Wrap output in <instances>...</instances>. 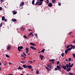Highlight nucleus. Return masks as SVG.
I'll return each instance as SVG.
<instances>
[{
  "label": "nucleus",
  "instance_id": "69168bd1",
  "mask_svg": "<svg viewBox=\"0 0 75 75\" xmlns=\"http://www.w3.org/2000/svg\"><path fill=\"white\" fill-rule=\"evenodd\" d=\"M24 55H25V56H27V55H26V54H24Z\"/></svg>",
  "mask_w": 75,
  "mask_h": 75
},
{
  "label": "nucleus",
  "instance_id": "dca6fc26",
  "mask_svg": "<svg viewBox=\"0 0 75 75\" xmlns=\"http://www.w3.org/2000/svg\"><path fill=\"white\" fill-rule=\"evenodd\" d=\"M17 21V19H12V21L13 22H15V21Z\"/></svg>",
  "mask_w": 75,
  "mask_h": 75
},
{
  "label": "nucleus",
  "instance_id": "f3484780",
  "mask_svg": "<svg viewBox=\"0 0 75 75\" xmlns=\"http://www.w3.org/2000/svg\"><path fill=\"white\" fill-rule=\"evenodd\" d=\"M48 6L50 7H51V6H52V3H50L48 4Z\"/></svg>",
  "mask_w": 75,
  "mask_h": 75
},
{
  "label": "nucleus",
  "instance_id": "7ed1b4c3",
  "mask_svg": "<svg viewBox=\"0 0 75 75\" xmlns=\"http://www.w3.org/2000/svg\"><path fill=\"white\" fill-rule=\"evenodd\" d=\"M23 49V47L22 46H21V47H18V50L19 52H20L21 51V50H22V49ZM21 49V50H20Z\"/></svg>",
  "mask_w": 75,
  "mask_h": 75
},
{
  "label": "nucleus",
  "instance_id": "603ef678",
  "mask_svg": "<svg viewBox=\"0 0 75 75\" xmlns=\"http://www.w3.org/2000/svg\"><path fill=\"white\" fill-rule=\"evenodd\" d=\"M6 65H7V63H6V62H5V64H4V65L5 66H6Z\"/></svg>",
  "mask_w": 75,
  "mask_h": 75
},
{
  "label": "nucleus",
  "instance_id": "1a4fd4ad",
  "mask_svg": "<svg viewBox=\"0 0 75 75\" xmlns=\"http://www.w3.org/2000/svg\"><path fill=\"white\" fill-rule=\"evenodd\" d=\"M54 61H55V60L54 59H52L50 60V62H52V64H54Z\"/></svg>",
  "mask_w": 75,
  "mask_h": 75
},
{
  "label": "nucleus",
  "instance_id": "ddd939ff",
  "mask_svg": "<svg viewBox=\"0 0 75 75\" xmlns=\"http://www.w3.org/2000/svg\"><path fill=\"white\" fill-rule=\"evenodd\" d=\"M17 11H13V13L14 15L16 14H17Z\"/></svg>",
  "mask_w": 75,
  "mask_h": 75
},
{
  "label": "nucleus",
  "instance_id": "864d4df0",
  "mask_svg": "<svg viewBox=\"0 0 75 75\" xmlns=\"http://www.w3.org/2000/svg\"><path fill=\"white\" fill-rule=\"evenodd\" d=\"M2 10V8L0 7V10Z\"/></svg>",
  "mask_w": 75,
  "mask_h": 75
},
{
  "label": "nucleus",
  "instance_id": "473e14b6",
  "mask_svg": "<svg viewBox=\"0 0 75 75\" xmlns=\"http://www.w3.org/2000/svg\"><path fill=\"white\" fill-rule=\"evenodd\" d=\"M21 63H23V64H25V62L24 61H21Z\"/></svg>",
  "mask_w": 75,
  "mask_h": 75
},
{
  "label": "nucleus",
  "instance_id": "f8f14e48",
  "mask_svg": "<svg viewBox=\"0 0 75 75\" xmlns=\"http://www.w3.org/2000/svg\"><path fill=\"white\" fill-rule=\"evenodd\" d=\"M27 68H29V69H31L32 68V66H29L28 65L27 66Z\"/></svg>",
  "mask_w": 75,
  "mask_h": 75
},
{
  "label": "nucleus",
  "instance_id": "2eb2a0df",
  "mask_svg": "<svg viewBox=\"0 0 75 75\" xmlns=\"http://www.w3.org/2000/svg\"><path fill=\"white\" fill-rule=\"evenodd\" d=\"M40 57H41V60H42V59H43V58L44 57V56H43L42 55H40Z\"/></svg>",
  "mask_w": 75,
  "mask_h": 75
},
{
  "label": "nucleus",
  "instance_id": "09e8293b",
  "mask_svg": "<svg viewBox=\"0 0 75 75\" xmlns=\"http://www.w3.org/2000/svg\"><path fill=\"white\" fill-rule=\"evenodd\" d=\"M30 44L31 45H33V43L31 42L30 43Z\"/></svg>",
  "mask_w": 75,
  "mask_h": 75
},
{
  "label": "nucleus",
  "instance_id": "052dcab7",
  "mask_svg": "<svg viewBox=\"0 0 75 75\" xmlns=\"http://www.w3.org/2000/svg\"><path fill=\"white\" fill-rule=\"evenodd\" d=\"M33 36H34V35L33 34H32L31 37H33Z\"/></svg>",
  "mask_w": 75,
  "mask_h": 75
},
{
  "label": "nucleus",
  "instance_id": "680f3d73",
  "mask_svg": "<svg viewBox=\"0 0 75 75\" xmlns=\"http://www.w3.org/2000/svg\"><path fill=\"white\" fill-rule=\"evenodd\" d=\"M9 65H11V64H12L10 62H9Z\"/></svg>",
  "mask_w": 75,
  "mask_h": 75
},
{
  "label": "nucleus",
  "instance_id": "6e6552de",
  "mask_svg": "<svg viewBox=\"0 0 75 75\" xmlns=\"http://www.w3.org/2000/svg\"><path fill=\"white\" fill-rule=\"evenodd\" d=\"M67 67L66 66H62V67L63 68V69H65V70H67Z\"/></svg>",
  "mask_w": 75,
  "mask_h": 75
},
{
  "label": "nucleus",
  "instance_id": "58836bf2",
  "mask_svg": "<svg viewBox=\"0 0 75 75\" xmlns=\"http://www.w3.org/2000/svg\"><path fill=\"white\" fill-rule=\"evenodd\" d=\"M38 2L37 1V2L35 4V5H37L38 4Z\"/></svg>",
  "mask_w": 75,
  "mask_h": 75
},
{
  "label": "nucleus",
  "instance_id": "20e7f679",
  "mask_svg": "<svg viewBox=\"0 0 75 75\" xmlns=\"http://www.w3.org/2000/svg\"><path fill=\"white\" fill-rule=\"evenodd\" d=\"M37 1L38 2V5H39V6H41V5H42V2H40L39 0H38Z\"/></svg>",
  "mask_w": 75,
  "mask_h": 75
},
{
  "label": "nucleus",
  "instance_id": "6ab92c4d",
  "mask_svg": "<svg viewBox=\"0 0 75 75\" xmlns=\"http://www.w3.org/2000/svg\"><path fill=\"white\" fill-rule=\"evenodd\" d=\"M18 68H18V69H21V70L23 69H24V68H21V67H19Z\"/></svg>",
  "mask_w": 75,
  "mask_h": 75
},
{
  "label": "nucleus",
  "instance_id": "b1692460",
  "mask_svg": "<svg viewBox=\"0 0 75 75\" xmlns=\"http://www.w3.org/2000/svg\"><path fill=\"white\" fill-rule=\"evenodd\" d=\"M56 1V0H52V2L53 3H55Z\"/></svg>",
  "mask_w": 75,
  "mask_h": 75
},
{
  "label": "nucleus",
  "instance_id": "ea45409f",
  "mask_svg": "<svg viewBox=\"0 0 75 75\" xmlns=\"http://www.w3.org/2000/svg\"><path fill=\"white\" fill-rule=\"evenodd\" d=\"M35 35H36L37 38H38V36H37L38 35L37 34H36Z\"/></svg>",
  "mask_w": 75,
  "mask_h": 75
},
{
  "label": "nucleus",
  "instance_id": "f257e3e1",
  "mask_svg": "<svg viewBox=\"0 0 75 75\" xmlns=\"http://www.w3.org/2000/svg\"><path fill=\"white\" fill-rule=\"evenodd\" d=\"M59 64V66L58 65L57 66V70L59 71H61V70L60 69H61V63H60Z\"/></svg>",
  "mask_w": 75,
  "mask_h": 75
},
{
  "label": "nucleus",
  "instance_id": "4c0bfd02",
  "mask_svg": "<svg viewBox=\"0 0 75 75\" xmlns=\"http://www.w3.org/2000/svg\"><path fill=\"white\" fill-rule=\"evenodd\" d=\"M55 71H57V70H58V69H57V67H55Z\"/></svg>",
  "mask_w": 75,
  "mask_h": 75
},
{
  "label": "nucleus",
  "instance_id": "e433bc0d",
  "mask_svg": "<svg viewBox=\"0 0 75 75\" xmlns=\"http://www.w3.org/2000/svg\"><path fill=\"white\" fill-rule=\"evenodd\" d=\"M58 5L59 6H61V4L60 3V2H59L58 3Z\"/></svg>",
  "mask_w": 75,
  "mask_h": 75
},
{
  "label": "nucleus",
  "instance_id": "0eeeda50",
  "mask_svg": "<svg viewBox=\"0 0 75 75\" xmlns=\"http://www.w3.org/2000/svg\"><path fill=\"white\" fill-rule=\"evenodd\" d=\"M73 65H74V64H72L71 65V63L70 62H69V67H70V68H71V67L73 66Z\"/></svg>",
  "mask_w": 75,
  "mask_h": 75
},
{
  "label": "nucleus",
  "instance_id": "4468645a",
  "mask_svg": "<svg viewBox=\"0 0 75 75\" xmlns=\"http://www.w3.org/2000/svg\"><path fill=\"white\" fill-rule=\"evenodd\" d=\"M70 47L71 48H72L73 49H74L75 48V46L74 45H70Z\"/></svg>",
  "mask_w": 75,
  "mask_h": 75
},
{
  "label": "nucleus",
  "instance_id": "13d9d810",
  "mask_svg": "<svg viewBox=\"0 0 75 75\" xmlns=\"http://www.w3.org/2000/svg\"><path fill=\"white\" fill-rule=\"evenodd\" d=\"M4 20L5 21H7V20L6 19H4Z\"/></svg>",
  "mask_w": 75,
  "mask_h": 75
},
{
  "label": "nucleus",
  "instance_id": "9d476101",
  "mask_svg": "<svg viewBox=\"0 0 75 75\" xmlns=\"http://www.w3.org/2000/svg\"><path fill=\"white\" fill-rule=\"evenodd\" d=\"M30 48H31V49H32V50H37V49H36V48H35V47H34L33 46H31Z\"/></svg>",
  "mask_w": 75,
  "mask_h": 75
},
{
  "label": "nucleus",
  "instance_id": "4be33fe9",
  "mask_svg": "<svg viewBox=\"0 0 75 75\" xmlns=\"http://www.w3.org/2000/svg\"><path fill=\"white\" fill-rule=\"evenodd\" d=\"M72 49V47H71V48H68L67 49L68 51H70V50H71Z\"/></svg>",
  "mask_w": 75,
  "mask_h": 75
},
{
  "label": "nucleus",
  "instance_id": "79ce46f5",
  "mask_svg": "<svg viewBox=\"0 0 75 75\" xmlns=\"http://www.w3.org/2000/svg\"><path fill=\"white\" fill-rule=\"evenodd\" d=\"M2 26V22H1L0 24V27H1Z\"/></svg>",
  "mask_w": 75,
  "mask_h": 75
},
{
  "label": "nucleus",
  "instance_id": "8fccbe9b",
  "mask_svg": "<svg viewBox=\"0 0 75 75\" xmlns=\"http://www.w3.org/2000/svg\"><path fill=\"white\" fill-rule=\"evenodd\" d=\"M40 1L42 2V1H43L44 0H40Z\"/></svg>",
  "mask_w": 75,
  "mask_h": 75
},
{
  "label": "nucleus",
  "instance_id": "3c124183",
  "mask_svg": "<svg viewBox=\"0 0 75 75\" xmlns=\"http://www.w3.org/2000/svg\"><path fill=\"white\" fill-rule=\"evenodd\" d=\"M30 64H32V63H33V62H32V61H30Z\"/></svg>",
  "mask_w": 75,
  "mask_h": 75
},
{
  "label": "nucleus",
  "instance_id": "338daca9",
  "mask_svg": "<svg viewBox=\"0 0 75 75\" xmlns=\"http://www.w3.org/2000/svg\"><path fill=\"white\" fill-rule=\"evenodd\" d=\"M20 75H24V74H21Z\"/></svg>",
  "mask_w": 75,
  "mask_h": 75
},
{
  "label": "nucleus",
  "instance_id": "c85d7f7f",
  "mask_svg": "<svg viewBox=\"0 0 75 75\" xmlns=\"http://www.w3.org/2000/svg\"><path fill=\"white\" fill-rule=\"evenodd\" d=\"M69 74L70 75H73V73H71V72L69 73Z\"/></svg>",
  "mask_w": 75,
  "mask_h": 75
},
{
  "label": "nucleus",
  "instance_id": "0e129e2a",
  "mask_svg": "<svg viewBox=\"0 0 75 75\" xmlns=\"http://www.w3.org/2000/svg\"><path fill=\"white\" fill-rule=\"evenodd\" d=\"M28 31H33V30H30V29H29L28 30Z\"/></svg>",
  "mask_w": 75,
  "mask_h": 75
},
{
  "label": "nucleus",
  "instance_id": "423d86ee",
  "mask_svg": "<svg viewBox=\"0 0 75 75\" xmlns=\"http://www.w3.org/2000/svg\"><path fill=\"white\" fill-rule=\"evenodd\" d=\"M24 2H22L21 3L20 5V7H22V6H23L24 5Z\"/></svg>",
  "mask_w": 75,
  "mask_h": 75
},
{
  "label": "nucleus",
  "instance_id": "2f4dec72",
  "mask_svg": "<svg viewBox=\"0 0 75 75\" xmlns=\"http://www.w3.org/2000/svg\"><path fill=\"white\" fill-rule=\"evenodd\" d=\"M45 68H46L47 69V71H48V72L49 70V69H49V68L48 67H45Z\"/></svg>",
  "mask_w": 75,
  "mask_h": 75
},
{
  "label": "nucleus",
  "instance_id": "4d7b16f0",
  "mask_svg": "<svg viewBox=\"0 0 75 75\" xmlns=\"http://www.w3.org/2000/svg\"><path fill=\"white\" fill-rule=\"evenodd\" d=\"M28 51H26L25 52L26 54H27L28 53Z\"/></svg>",
  "mask_w": 75,
  "mask_h": 75
},
{
  "label": "nucleus",
  "instance_id": "c03bdc74",
  "mask_svg": "<svg viewBox=\"0 0 75 75\" xmlns=\"http://www.w3.org/2000/svg\"><path fill=\"white\" fill-rule=\"evenodd\" d=\"M46 1H47V2H46V3H49V1L48 0H45Z\"/></svg>",
  "mask_w": 75,
  "mask_h": 75
},
{
  "label": "nucleus",
  "instance_id": "72a5a7b5",
  "mask_svg": "<svg viewBox=\"0 0 75 75\" xmlns=\"http://www.w3.org/2000/svg\"><path fill=\"white\" fill-rule=\"evenodd\" d=\"M26 51H28V47H27L26 48Z\"/></svg>",
  "mask_w": 75,
  "mask_h": 75
},
{
  "label": "nucleus",
  "instance_id": "c756f323",
  "mask_svg": "<svg viewBox=\"0 0 75 75\" xmlns=\"http://www.w3.org/2000/svg\"><path fill=\"white\" fill-rule=\"evenodd\" d=\"M23 37H24V38H27V37H26V36H25V35H24L23 36Z\"/></svg>",
  "mask_w": 75,
  "mask_h": 75
},
{
  "label": "nucleus",
  "instance_id": "774afa93",
  "mask_svg": "<svg viewBox=\"0 0 75 75\" xmlns=\"http://www.w3.org/2000/svg\"><path fill=\"white\" fill-rule=\"evenodd\" d=\"M31 71H33V69H31Z\"/></svg>",
  "mask_w": 75,
  "mask_h": 75
},
{
  "label": "nucleus",
  "instance_id": "de8ad7c7",
  "mask_svg": "<svg viewBox=\"0 0 75 75\" xmlns=\"http://www.w3.org/2000/svg\"><path fill=\"white\" fill-rule=\"evenodd\" d=\"M49 67L50 68V69H51V68H52V67L50 65V67Z\"/></svg>",
  "mask_w": 75,
  "mask_h": 75
},
{
  "label": "nucleus",
  "instance_id": "a19ab883",
  "mask_svg": "<svg viewBox=\"0 0 75 75\" xmlns=\"http://www.w3.org/2000/svg\"><path fill=\"white\" fill-rule=\"evenodd\" d=\"M72 32H70L69 33V34L70 35V34H72Z\"/></svg>",
  "mask_w": 75,
  "mask_h": 75
},
{
  "label": "nucleus",
  "instance_id": "7c9ffc66",
  "mask_svg": "<svg viewBox=\"0 0 75 75\" xmlns=\"http://www.w3.org/2000/svg\"><path fill=\"white\" fill-rule=\"evenodd\" d=\"M6 57H8V58H9L10 57V56H8V55L6 54Z\"/></svg>",
  "mask_w": 75,
  "mask_h": 75
},
{
  "label": "nucleus",
  "instance_id": "f704fd0d",
  "mask_svg": "<svg viewBox=\"0 0 75 75\" xmlns=\"http://www.w3.org/2000/svg\"><path fill=\"white\" fill-rule=\"evenodd\" d=\"M69 45H68V46H67L66 48H69Z\"/></svg>",
  "mask_w": 75,
  "mask_h": 75
},
{
  "label": "nucleus",
  "instance_id": "bb28decb",
  "mask_svg": "<svg viewBox=\"0 0 75 75\" xmlns=\"http://www.w3.org/2000/svg\"><path fill=\"white\" fill-rule=\"evenodd\" d=\"M71 58H69L68 59V61L69 62H71Z\"/></svg>",
  "mask_w": 75,
  "mask_h": 75
},
{
  "label": "nucleus",
  "instance_id": "37998d69",
  "mask_svg": "<svg viewBox=\"0 0 75 75\" xmlns=\"http://www.w3.org/2000/svg\"><path fill=\"white\" fill-rule=\"evenodd\" d=\"M59 62L57 61V65L58 64H59Z\"/></svg>",
  "mask_w": 75,
  "mask_h": 75
},
{
  "label": "nucleus",
  "instance_id": "49530a36",
  "mask_svg": "<svg viewBox=\"0 0 75 75\" xmlns=\"http://www.w3.org/2000/svg\"><path fill=\"white\" fill-rule=\"evenodd\" d=\"M47 66L48 67H50V65L48 64H47Z\"/></svg>",
  "mask_w": 75,
  "mask_h": 75
},
{
  "label": "nucleus",
  "instance_id": "a878e982",
  "mask_svg": "<svg viewBox=\"0 0 75 75\" xmlns=\"http://www.w3.org/2000/svg\"><path fill=\"white\" fill-rule=\"evenodd\" d=\"M68 51V50L67 49L65 50V54H67Z\"/></svg>",
  "mask_w": 75,
  "mask_h": 75
},
{
  "label": "nucleus",
  "instance_id": "bf43d9fd",
  "mask_svg": "<svg viewBox=\"0 0 75 75\" xmlns=\"http://www.w3.org/2000/svg\"><path fill=\"white\" fill-rule=\"evenodd\" d=\"M66 61H67V62H68V60H67V59H66Z\"/></svg>",
  "mask_w": 75,
  "mask_h": 75
},
{
  "label": "nucleus",
  "instance_id": "39448f33",
  "mask_svg": "<svg viewBox=\"0 0 75 75\" xmlns=\"http://www.w3.org/2000/svg\"><path fill=\"white\" fill-rule=\"evenodd\" d=\"M7 50H10L11 49V46L8 45L7 46Z\"/></svg>",
  "mask_w": 75,
  "mask_h": 75
},
{
  "label": "nucleus",
  "instance_id": "f03ea898",
  "mask_svg": "<svg viewBox=\"0 0 75 75\" xmlns=\"http://www.w3.org/2000/svg\"><path fill=\"white\" fill-rule=\"evenodd\" d=\"M66 65L67 66V70H67V72H69V71H71V68L69 67V66H68V64H66Z\"/></svg>",
  "mask_w": 75,
  "mask_h": 75
},
{
  "label": "nucleus",
  "instance_id": "5701e85b",
  "mask_svg": "<svg viewBox=\"0 0 75 75\" xmlns=\"http://www.w3.org/2000/svg\"><path fill=\"white\" fill-rule=\"evenodd\" d=\"M34 2H35V0H33L32 2V4L34 5Z\"/></svg>",
  "mask_w": 75,
  "mask_h": 75
},
{
  "label": "nucleus",
  "instance_id": "5fc2aeb1",
  "mask_svg": "<svg viewBox=\"0 0 75 75\" xmlns=\"http://www.w3.org/2000/svg\"><path fill=\"white\" fill-rule=\"evenodd\" d=\"M1 2L2 3V2H3V0H0Z\"/></svg>",
  "mask_w": 75,
  "mask_h": 75
},
{
  "label": "nucleus",
  "instance_id": "a211bd4d",
  "mask_svg": "<svg viewBox=\"0 0 75 75\" xmlns=\"http://www.w3.org/2000/svg\"><path fill=\"white\" fill-rule=\"evenodd\" d=\"M5 19V17L4 16H3L2 17V21H4Z\"/></svg>",
  "mask_w": 75,
  "mask_h": 75
},
{
  "label": "nucleus",
  "instance_id": "412c9836",
  "mask_svg": "<svg viewBox=\"0 0 75 75\" xmlns=\"http://www.w3.org/2000/svg\"><path fill=\"white\" fill-rule=\"evenodd\" d=\"M36 74H39V71L38 70H37L36 71Z\"/></svg>",
  "mask_w": 75,
  "mask_h": 75
},
{
  "label": "nucleus",
  "instance_id": "e2e57ef3",
  "mask_svg": "<svg viewBox=\"0 0 75 75\" xmlns=\"http://www.w3.org/2000/svg\"><path fill=\"white\" fill-rule=\"evenodd\" d=\"M32 33H30V34H29L30 35H32Z\"/></svg>",
  "mask_w": 75,
  "mask_h": 75
},
{
  "label": "nucleus",
  "instance_id": "393cba45",
  "mask_svg": "<svg viewBox=\"0 0 75 75\" xmlns=\"http://www.w3.org/2000/svg\"><path fill=\"white\" fill-rule=\"evenodd\" d=\"M25 29V28H24L23 27H22L21 28V30H24V29Z\"/></svg>",
  "mask_w": 75,
  "mask_h": 75
},
{
  "label": "nucleus",
  "instance_id": "6e6d98bb",
  "mask_svg": "<svg viewBox=\"0 0 75 75\" xmlns=\"http://www.w3.org/2000/svg\"><path fill=\"white\" fill-rule=\"evenodd\" d=\"M21 57H24V55H23V54H21Z\"/></svg>",
  "mask_w": 75,
  "mask_h": 75
},
{
  "label": "nucleus",
  "instance_id": "c9c22d12",
  "mask_svg": "<svg viewBox=\"0 0 75 75\" xmlns=\"http://www.w3.org/2000/svg\"><path fill=\"white\" fill-rule=\"evenodd\" d=\"M73 56L74 58H75V54H73Z\"/></svg>",
  "mask_w": 75,
  "mask_h": 75
},
{
  "label": "nucleus",
  "instance_id": "9b49d317",
  "mask_svg": "<svg viewBox=\"0 0 75 75\" xmlns=\"http://www.w3.org/2000/svg\"><path fill=\"white\" fill-rule=\"evenodd\" d=\"M23 67L24 68H27V66L25 64H24L23 65Z\"/></svg>",
  "mask_w": 75,
  "mask_h": 75
},
{
  "label": "nucleus",
  "instance_id": "aec40b11",
  "mask_svg": "<svg viewBox=\"0 0 75 75\" xmlns=\"http://www.w3.org/2000/svg\"><path fill=\"white\" fill-rule=\"evenodd\" d=\"M64 55H65V53H63L61 55L62 57H64Z\"/></svg>",
  "mask_w": 75,
  "mask_h": 75
},
{
  "label": "nucleus",
  "instance_id": "cd10ccee",
  "mask_svg": "<svg viewBox=\"0 0 75 75\" xmlns=\"http://www.w3.org/2000/svg\"><path fill=\"white\" fill-rule=\"evenodd\" d=\"M45 49H43L41 51L42 52H44V51H45Z\"/></svg>",
  "mask_w": 75,
  "mask_h": 75
},
{
  "label": "nucleus",
  "instance_id": "a18cd8bd",
  "mask_svg": "<svg viewBox=\"0 0 75 75\" xmlns=\"http://www.w3.org/2000/svg\"><path fill=\"white\" fill-rule=\"evenodd\" d=\"M33 45V46H35V45H35V44H34V43H33V45Z\"/></svg>",
  "mask_w": 75,
  "mask_h": 75
}]
</instances>
